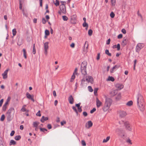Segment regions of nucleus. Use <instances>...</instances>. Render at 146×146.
<instances>
[{
  "mask_svg": "<svg viewBox=\"0 0 146 146\" xmlns=\"http://www.w3.org/2000/svg\"><path fill=\"white\" fill-rule=\"evenodd\" d=\"M112 102V100L111 98H106L105 105L103 108V110L104 111H107L109 109Z\"/></svg>",
  "mask_w": 146,
  "mask_h": 146,
  "instance_id": "obj_1",
  "label": "nucleus"
},
{
  "mask_svg": "<svg viewBox=\"0 0 146 146\" xmlns=\"http://www.w3.org/2000/svg\"><path fill=\"white\" fill-rule=\"evenodd\" d=\"M87 65L86 61H84L82 62L81 65L80 69L82 74L84 75L87 74L86 68Z\"/></svg>",
  "mask_w": 146,
  "mask_h": 146,
  "instance_id": "obj_2",
  "label": "nucleus"
},
{
  "mask_svg": "<svg viewBox=\"0 0 146 146\" xmlns=\"http://www.w3.org/2000/svg\"><path fill=\"white\" fill-rule=\"evenodd\" d=\"M137 105H139V103H143L144 102L143 98L142 95L139 93H138L137 95Z\"/></svg>",
  "mask_w": 146,
  "mask_h": 146,
  "instance_id": "obj_3",
  "label": "nucleus"
},
{
  "mask_svg": "<svg viewBox=\"0 0 146 146\" xmlns=\"http://www.w3.org/2000/svg\"><path fill=\"white\" fill-rule=\"evenodd\" d=\"M60 9L62 13H65L66 11L65 5H61L60 6Z\"/></svg>",
  "mask_w": 146,
  "mask_h": 146,
  "instance_id": "obj_4",
  "label": "nucleus"
},
{
  "mask_svg": "<svg viewBox=\"0 0 146 146\" xmlns=\"http://www.w3.org/2000/svg\"><path fill=\"white\" fill-rule=\"evenodd\" d=\"M119 67L120 65H115L110 70V73H113L114 72V71L119 68Z\"/></svg>",
  "mask_w": 146,
  "mask_h": 146,
  "instance_id": "obj_5",
  "label": "nucleus"
},
{
  "mask_svg": "<svg viewBox=\"0 0 146 146\" xmlns=\"http://www.w3.org/2000/svg\"><path fill=\"white\" fill-rule=\"evenodd\" d=\"M48 42H46L44 44V53L45 54H46L47 53V50L48 48Z\"/></svg>",
  "mask_w": 146,
  "mask_h": 146,
  "instance_id": "obj_6",
  "label": "nucleus"
},
{
  "mask_svg": "<svg viewBox=\"0 0 146 146\" xmlns=\"http://www.w3.org/2000/svg\"><path fill=\"white\" fill-rule=\"evenodd\" d=\"M27 97L29 99L31 100L33 102H35V100L33 98V96L30 94L28 92H27L26 94Z\"/></svg>",
  "mask_w": 146,
  "mask_h": 146,
  "instance_id": "obj_7",
  "label": "nucleus"
},
{
  "mask_svg": "<svg viewBox=\"0 0 146 146\" xmlns=\"http://www.w3.org/2000/svg\"><path fill=\"white\" fill-rule=\"evenodd\" d=\"M142 47V45L141 43L138 44L136 47V52H139Z\"/></svg>",
  "mask_w": 146,
  "mask_h": 146,
  "instance_id": "obj_8",
  "label": "nucleus"
},
{
  "mask_svg": "<svg viewBox=\"0 0 146 146\" xmlns=\"http://www.w3.org/2000/svg\"><path fill=\"white\" fill-rule=\"evenodd\" d=\"M124 125L127 129L129 131H131V128L130 127V124L129 122L126 121L125 122Z\"/></svg>",
  "mask_w": 146,
  "mask_h": 146,
  "instance_id": "obj_9",
  "label": "nucleus"
},
{
  "mask_svg": "<svg viewBox=\"0 0 146 146\" xmlns=\"http://www.w3.org/2000/svg\"><path fill=\"white\" fill-rule=\"evenodd\" d=\"M9 69H7L2 74V76H3V78L4 79H6L7 78V73L9 71Z\"/></svg>",
  "mask_w": 146,
  "mask_h": 146,
  "instance_id": "obj_10",
  "label": "nucleus"
},
{
  "mask_svg": "<svg viewBox=\"0 0 146 146\" xmlns=\"http://www.w3.org/2000/svg\"><path fill=\"white\" fill-rule=\"evenodd\" d=\"M137 105L139 106L141 111H143L144 110V105L143 103H139Z\"/></svg>",
  "mask_w": 146,
  "mask_h": 146,
  "instance_id": "obj_11",
  "label": "nucleus"
},
{
  "mask_svg": "<svg viewBox=\"0 0 146 146\" xmlns=\"http://www.w3.org/2000/svg\"><path fill=\"white\" fill-rule=\"evenodd\" d=\"M128 39L124 37L123 39V40L121 44L123 46H125L128 43Z\"/></svg>",
  "mask_w": 146,
  "mask_h": 146,
  "instance_id": "obj_12",
  "label": "nucleus"
},
{
  "mask_svg": "<svg viewBox=\"0 0 146 146\" xmlns=\"http://www.w3.org/2000/svg\"><path fill=\"white\" fill-rule=\"evenodd\" d=\"M69 103L71 104H73L74 102V99L72 95H70L68 98Z\"/></svg>",
  "mask_w": 146,
  "mask_h": 146,
  "instance_id": "obj_13",
  "label": "nucleus"
},
{
  "mask_svg": "<svg viewBox=\"0 0 146 146\" xmlns=\"http://www.w3.org/2000/svg\"><path fill=\"white\" fill-rule=\"evenodd\" d=\"M102 104V103L100 101L97 97L96 98V104L97 108H99Z\"/></svg>",
  "mask_w": 146,
  "mask_h": 146,
  "instance_id": "obj_14",
  "label": "nucleus"
},
{
  "mask_svg": "<svg viewBox=\"0 0 146 146\" xmlns=\"http://www.w3.org/2000/svg\"><path fill=\"white\" fill-rule=\"evenodd\" d=\"M86 80L88 82H90L91 84L93 83V78L91 76H88V78L86 79Z\"/></svg>",
  "mask_w": 146,
  "mask_h": 146,
  "instance_id": "obj_15",
  "label": "nucleus"
},
{
  "mask_svg": "<svg viewBox=\"0 0 146 146\" xmlns=\"http://www.w3.org/2000/svg\"><path fill=\"white\" fill-rule=\"evenodd\" d=\"M119 114L120 117H125L126 115L127 114L125 111H121L119 112Z\"/></svg>",
  "mask_w": 146,
  "mask_h": 146,
  "instance_id": "obj_16",
  "label": "nucleus"
},
{
  "mask_svg": "<svg viewBox=\"0 0 146 146\" xmlns=\"http://www.w3.org/2000/svg\"><path fill=\"white\" fill-rule=\"evenodd\" d=\"M115 87L119 90H121L123 88V85L120 84H117L115 85Z\"/></svg>",
  "mask_w": 146,
  "mask_h": 146,
  "instance_id": "obj_17",
  "label": "nucleus"
},
{
  "mask_svg": "<svg viewBox=\"0 0 146 146\" xmlns=\"http://www.w3.org/2000/svg\"><path fill=\"white\" fill-rule=\"evenodd\" d=\"M12 112H14V109L13 107L11 108L8 111L7 114H11Z\"/></svg>",
  "mask_w": 146,
  "mask_h": 146,
  "instance_id": "obj_18",
  "label": "nucleus"
},
{
  "mask_svg": "<svg viewBox=\"0 0 146 146\" xmlns=\"http://www.w3.org/2000/svg\"><path fill=\"white\" fill-rule=\"evenodd\" d=\"M48 119V118L47 117H45L44 116H42L40 119V121L42 123L44 122L45 121H46Z\"/></svg>",
  "mask_w": 146,
  "mask_h": 146,
  "instance_id": "obj_19",
  "label": "nucleus"
},
{
  "mask_svg": "<svg viewBox=\"0 0 146 146\" xmlns=\"http://www.w3.org/2000/svg\"><path fill=\"white\" fill-rule=\"evenodd\" d=\"M116 132L119 135H120L123 133V131L122 130L117 129L116 130Z\"/></svg>",
  "mask_w": 146,
  "mask_h": 146,
  "instance_id": "obj_20",
  "label": "nucleus"
},
{
  "mask_svg": "<svg viewBox=\"0 0 146 146\" xmlns=\"http://www.w3.org/2000/svg\"><path fill=\"white\" fill-rule=\"evenodd\" d=\"M39 123L38 121H35L33 123V127L35 128H37Z\"/></svg>",
  "mask_w": 146,
  "mask_h": 146,
  "instance_id": "obj_21",
  "label": "nucleus"
},
{
  "mask_svg": "<svg viewBox=\"0 0 146 146\" xmlns=\"http://www.w3.org/2000/svg\"><path fill=\"white\" fill-rule=\"evenodd\" d=\"M16 144V142L13 139L11 140L9 142L10 145H15Z\"/></svg>",
  "mask_w": 146,
  "mask_h": 146,
  "instance_id": "obj_22",
  "label": "nucleus"
},
{
  "mask_svg": "<svg viewBox=\"0 0 146 146\" xmlns=\"http://www.w3.org/2000/svg\"><path fill=\"white\" fill-rule=\"evenodd\" d=\"M7 120L8 121H11V114H7Z\"/></svg>",
  "mask_w": 146,
  "mask_h": 146,
  "instance_id": "obj_23",
  "label": "nucleus"
},
{
  "mask_svg": "<svg viewBox=\"0 0 146 146\" xmlns=\"http://www.w3.org/2000/svg\"><path fill=\"white\" fill-rule=\"evenodd\" d=\"M32 52L34 54H35L36 52L35 44V43H34L33 45V49Z\"/></svg>",
  "mask_w": 146,
  "mask_h": 146,
  "instance_id": "obj_24",
  "label": "nucleus"
},
{
  "mask_svg": "<svg viewBox=\"0 0 146 146\" xmlns=\"http://www.w3.org/2000/svg\"><path fill=\"white\" fill-rule=\"evenodd\" d=\"M107 80L108 81H111L112 82H113L114 81L115 79L113 77L109 76Z\"/></svg>",
  "mask_w": 146,
  "mask_h": 146,
  "instance_id": "obj_25",
  "label": "nucleus"
},
{
  "mask_svg": "<svg viewBox=\"0 0 146 146\" xmlns=\"http://www.w3.org/2000/svg\"><path fill=\"white\" fill-rule=\"evenodd\" d=\"M110 136H108L107 137L106 139H104L103 141V143H106L107 142V141H108L110 139Z\"/></svg>",
  "mask_w": 146,
  "mask_h": 146,
  "instance_id": "obj_26",
  "label": "nucleus"
},
{
  "mask_svg": "<svg viewBox=\"0 0 146 146\" xmlns=\"http://www.w3.org/2000/svg\"><path fill=\"white\" fill-rule=\"evenodd\" d=\"M21 138V137L20 135H17L15 136L14 139L17 141L19 140Z\"/></svg>",
  "mask_w": 146,
  "mask_h": 146,
  "instance_id": "obj_27",
  "label": "nucleus"
},
{
  "mask_svg": "<svg viewBox=\"0 0 146 146\" xmlns=\"http://www.w3.org/2000/svg\"><path fill=\"white\" fill-rule=\"evenodd\" d=\"M93 125V123L91 121H88V128L91 127Z\"/></svg>",
  "mask_w": 146,
  "mask_h": 146,
  "instance_id": "obj_28",
  "label": "nucleus"
},
{
  "mask_svg": "<svg viewBox=\"0 0 146 146\" xmlns=\"http://www.w3.org/2000/svg\"><path fill=\"white\" fill-rule=\"evenodd\" d=\"M111 1V6L113 7H115L116 3V0H114Z\"/></svg>",
  "mask_w": 146,
  "mask_h": 146,
  "instance_id": "obj_29",
  "label": "nucleus"
},
{
  "mask_svg": "<svg viewBox=\"0 0 146 146\" xmlns=\"http://www.w3.org/2000/svg\"><path fill=\"white\" fill-rule=\"evenodd\" d=\"M133 102L132 101L128 102L126 104V105L128 106H131L133 104Z\"/></svg>",
  "mask_w": 146,
  "mask_h": 146,
  "instance_id": "obj_30",
  "label": "nucleus"
},
{
  "mask_svg": "<svg viewBox=\"0 0 146 146\" xmlns=\"http://www.w3.org/2000/svg\"><path fill=\"white\" fill-rule=\"evenodd\" d=\"M23 51L24 56L25 57V59H26V58H27V56L26 55L27 52H26V50L25 49H23Z\"/></svg>",
  "mask_w": 146,
  "mask_h": 146,
  "instance_id": "obj_31",
  "label": "nucleus"
},
{
  "mask_svg": "<svg viewBox=\"0 0 146 146\" xmlns=\"http://www.w3.org/2000/svg\"><path fill=\"white\" fill-rule=\"evenodd\" d=\"M13 35V36H15L17 33V31L16 29L15 28L12 30Z\"/></svg>",
  "mask_w": 146,
  "mask_h": 146,
  "instance_id": "obj_32",
  "label": "nucleus"
},
{
  "mask_svg": "<svg viewBox=\"0 0 146 146\" xmlns=\"http://www.w3.org/2000/svg\"><path fill=\"white\" fill-rule=\"evenodd\" d=\"M98 88H96L94 89V93L95 95L97 96V91L98 90Z\"/></svg>",
  "mask_w": 146,
  "mask_h": 146,
  "instance_id": "obj_33",
  "label": "nucleus"
},
{
  "mask_svg": "<svg viewBox=\"0 0 146 146\" xmlns=\"http://www.w3.org/2000/svg\"><path fill=\"white\" fill-rule=\"evenodd\" d=\"M105 53L106 54H107L109 56H111V54L109 52V51L108 50H106Z\"/></svg>",
  "mask_w": 146,
  "mask_h": 146,
  "instance_id": "obj_34",
  "label": "nucleus"
},
{
  "mask_svg": "<svg viewBox=\"0 0 146 146\" xmlns=\"http://www.w3.org/2000/svg\"><path fill=\"white\" fill-rule=\"evenodd\" d=\"M93 31L92 30L90 29L88 31V35L89 36H91L92 34Z\"/></svg>",
  "mask_w": 146,
  "mask_h": 146,
  "instance_id": "obj_35",
  "label": "nucleus"
},
{
  "mask_svg": "<svg viewBox=\"0 0 146 146\" xmlns=\"http://www.w3.org/2000/svg\"><path fill=\"white\" fill-rule=\"evenodd\" d=\"M40 130L42 132L44 133L45 131H47V130L44 128H40Z\"/></svg>",
  "mask_w": 146,
  "mask_h": 146,
  "instance_id": "obj_36",
  "label": "nucleus"
},
{
  "mask_svg": "<svg viewBox=\"0 0 146 146\" xmlns=\"http://www.w3.org/2000/svg\"><path fill=\"white\" fill-rule=\"evenodd\" d=\"M77 70H78V69L77 68H76L74 70V72L73 74H74V75L76 74V75H78V73L77 72Z\"/></svg>",
  "mask_w": 146,
  "mask_h": 146,
  "instance_id": "obj_37",
  "label": "nucleus"
},
{
  "mask_svg": "<svg viewBox=\"0 0 146 146\" xmlns=\"http://www.w3.org/2000/svg\"><path fill=\"white\" fill-rule=\"evenodd\" d=\"M72 109L74 110V111L76 112V113L77 114H78V111L76 108L74 106H72Z\"/></svg>",
  "mask_w": 146,
  "mask_h": 146,
  "instance_id": "obj_38",
  "label": "nucleus"
},
{
  "mask_svg": "<svg viewBox=\"0 0 146 146\" xmlns=\"http://www.w3.org/2000/svg\"><path fill=\"white\" fill-rule=\"evenodd\" d=\"M50 34L49 31L48 30L46 29L45 31V35L48 36Z\"/></svg>",
  "mask_w": 146,
  "mask_h": 146,
  "instance_id": "obj_39",
  "label": "nucleus"
},
{
  "mask_svg": "<svg viewBox=\"0 0 146 146\" xmlns=\"http://www.w3.org/2000/svg\"><path fill=\"white\" fill-rule=\"evenodd\" d=\"M5 118V115L4 114H3L1 117L0 121H3L4 120Z\"/></svg>",
  "mask_w": 146,
  "mask_h": 146,
  "instance_id": "obj_40",
  "label": "nucleus"
},
{
  "mask_svg": "<svg viewBox=\"0 0 146 146\" xmlns=\"http://www.w3.org/2000/svg\"><path fill=\"white\" fill-rule=\"evenodd\" d=\"M88 89L89 91L90 92H92L93 91V89L92 88V87L91 86H89L88 87Z\"/></svg>",
  "mask_w": 146,
  "mask_h": 146,
  "instance_id": "obj_41",
  "label": "nucleus"
},
{
  "mask_svg": "<svg viewBox=\"0 0 146 146\" xmlns=\"http://www.w3.org/2000/svg\"><path fill=\"white\" fill-rule=\"evenodd\" d=\"M62 19L64 21H66L68 19V17L66 16H63L62 17Z\"/></svg>",
  "mask_w": 146,
  "mask_h": 146,
  "instance_id": "obj_42",
  "label": "nucleus"
},
{
  "mask_svg": "<svg viewBox=\"0 0 146 146\" xmlns=\"http://www.w3.org/2000/svg\"><path fill=\"white\" fill-rule=\"evenodd\" d=\"M75 78V75L74 74H73V75H72V76L71 77V80H70V81L72 82V80H74V79Z\"/></svg>",
  "mask_w": 146,
  "mask_h": 146,
  "instance_id": "obj_43",
  "label": "nucleus"
},
{
  "mask_svg": "<svg viewBox=\"0 0 146 146\" xmlns=\"http://www.w3.org/2000/svg\"><path fill=\"white\" fill-rule=\"evenodd\" d=\"M110 16L111 18H113L115 16V14L113 12H111V13L110 14Z\"/></svg>",
  "mask_w": 146,
  "mask_h": 146,
  "instance_id": "obj_44",
  "label": "nucleus"
},
{
  "mask_svg": "<svg viewBox=\"0 0 146 146\" xmlns=\"http://www.w3.org/2000/svg\"><path fill=\"white\" fill-rule=\"evenodd\" d=\"M55 5L56 6H58L59 5V2L58 0H56V3H54Z\"/></svg>",
  "mask_w": 146,
  "mask_h": 146,
  "instance_id": "obj_45",
  "label": "nucleus"
},
{
  "mask_svg": "<svg viewBox=\"0 0 146 146\" xmlns=\"http://www.w3.org/2000/svg\"><path fill=\"white\" fill-rule=\"evenodd\" d=\"M42 23L43 24H45L46 23V21L44 18H42Z\"/></svg>",
  "mask_w": 146,
  "mask_h": 146,
  "instance_id": "obj_46",
  "label": "nucleus"
},
{
  "mask_svg": "<svg viewBox=\"0 0 146 146\" xmlns=\"http://www.w3.org/2000/svg\"><path fill=\"white\" fill-rule=\"evenodd\" d=\"M83 26L84 27H88V24L86 22H84L83 24Z\"/></svg>",
  "mask_w": 146,
  "mask_h": 146,
  "instance_id": "obj_47",
  "label": "nucleus"
},
{
  "mask_svg": "<svg viewBox=\"0 0 146 146\" xmlns=\"http://www.w3.org/2000/svg\"><path fill=\"white\" fill-rule=\"evenodd\" d=\"M96 110V108H93V109L91 110L90 111V113H93L94 111H95Z\"/></svg>",
  "mask_w": 146,
  "mask_h": 146,
  "instance_id": "obj_48",
  "label": "nucleus"
},
{
  "mask_svg": "<svg viewBox=\"0 0 146 146\" xmlns=\"http://www.w3.org/2000/svg\"><path fill=\"white\" fill-rule=\"evenodd\" d=\"M116 47L117 48V50H120V46L119 44H117L116 46Z\"/></svg>",
  "mask_w": 146,
  "mask_h": 146,
  "instance_id": "obj_49",
  "label": "nucleus"
},
{
  "mask_svg": "<svg viewBox=\"0 0 146 146\" xmlns=\"http://www.w3.org/2000/svg\"><path fill=\"white\" fill-rule=\"evenodd\" d=\"M78 111L79 112H81L82 111V106H80L78 108Z\"/></svg>",
  "mask_w": 146,
  "mask_h": 146,
  "instance_id": "obj_50",
  "label": "nucleus"
},
{
  "mask_svg": "<svg viewBox=\"0 0 146 146\" xmlns=\"http://www.w3.org/2000/svg\"><path fill=\"white\" fill-rule=\"evenodd\" d=\"M7 109V106H4L3 105V108L2 110L3 111H5Z\"/></svg>",
  "mask_w": 146,
  "mask_h": 146,
  "instance_id": "obj_51",
  "label": "nucleus"
},
{
  "mask_svg": "<svg viewBox=\"0 0 146 146\" xmlns=\"http://www.w3.org/2000/svg\"><path fill=\"white\" fill-rule=\"evenodd\" d=\"M15 133V131L14 130L12 131L10 133V136H13L14 135Z\"/></svg>",
  "mask_w": 146,
  "mask_h": 146,
  "instance_id": "obj_52",
  "label": "nucleus"
},
{
  "mask_svg": "<svg viewBox=\"0 0 146 146\" xmlns=\"http://www.w3.org/2000/svg\"><path fill=\"white\" fill-rule=\"evenodd\" d=\"M66 123V121L63 120L61 122V125H63L64 124H65Z\"/></svg>",
  "mask_w": 146,
  "mask_h": 146,
  "instance_id": "obj_53",
  "label": "nucleus"
},
{
  "mask_svg": "<svg viewBox=\"0 0 146 146\" xmlns=\"http://www.w3.org/2000/svg\"><path fill=\"white\" fill-rule=\"evenodd\" d=\"M123 35L122 34H120L119 35L117 36V38L118 39H120L122 37Z\"/></svg>",
  "mask_w": 146,
  "mask_h": 146,
  "instance_id": "obj_54",
  "label": "nucleus"
},
{
  "mask_svg": "<svg viewBox=\"0 0 146 146\" xmlns=\"http://www.w3.org/2000/svg\"><path fill=\"white\" fill-rule=\"evenodd\" d=\"M47 127L48 129H50L52 128V126L51 124H49L47 125Z\"/></svg>",
  "mask_w": 146,
  "mask_h": 146,
  "instance_id": "obj_55",
  "label": "nucleus"
},
{
  "mask_svg": "<svg viewBox=\"0 0 146 146\" xmlns=\"http://www.w3.org/2000/svg\"><path fill=\"white\" fill-rule=\"evenodd\" d=\"M100 54L98 53L97 54V57L96 59L97 60H98L100 58Z\"/></svg>",
  "mask_w": 146,
  "mask_h": 146,
  "instance_id": "obj_56",
  "label": "nucleus"
},
{
  "mask_svg": "<svg viewBox=\"0 0 146 146\" xmlns=\"http://www.w3.org/2000/svg\"><path fill=\"white\" fill-rule=\"evenodd\" d=\"M81 143H82V145L83 146H85L86 145V143H85V141L84 140L82 141Z\"/></svg>",
  "mask_w": 146,
  "mask_h": 146,
  "instance_id": "obj_57",
  "label": "nucleus"
},
{
  "mask_svg": "<svg viewBox=\"0 0 146 146\" xmlns=\"http://www.w3.org/2000/svg\"><path fill=\"white\" fill-rule=\"evenodd\" d=\"M3 99H1L0 101V107H1L3 104Z\"/></svg>",
  "mask_w": 146,
  "mask_h": 146,
  "instance_id": "obj_58",
  "label": "nucleus"
},
{
  "mask_svg": "<svg viewBox=\"0 0 146 146\" xmlns=\"http://www.w3.org/2000/svg\"><path fill=\"white\" fill-rule=\"evenodd\" d=\"M126 142L127 143H130V144H132V143L131 142V140L130 139H128L127 140Z\"/></svg>",
  "mask_w": 146,
  "mask_h": 146,
  "instance_id": "obj_59",
  "label": "nucleus"
},
{
  "mask_svg": "<svg viewBox=\"0 0 146 146\" xmlns=\"http://www.w3.org/2000/svg\"><path fill=\"white\" fill-rule=\"evenodd\" d=\"M122 32L124 34L126 33V31L124 29H123L121 30Z\"/></svg>",
  "mask_w": 146,
  "mask_h": 146,
  "instance_id": "obj_60",
  "label": "nucleus"
},
{
  "mask_svg": "<svg viewBox=\"0 0 146 146\" xmlns=\"http://www.w3.org/2000/svg\"><path fill=\"white\" fill-rule=\"evenodd\" d=\"M11 98L10 96H8L6 100V102L9 103V102L10 101Z\"/></svg>",
  "mask_w": 146,
  "mask_h": 146,
  "instance_id": "obj_61",
  "label": "nucleus"
},
{
  "mask_svg": "<svg viewBox=\"0 0 146 146\" xmlns=\"http://www.w3.org/2000/svg\"><path fill=\"white\" fill-rule=\"evenodd\" d=\"M36 115L37 116H41V114H40V111H39L37 113Z\"/></svg>",
  "mask_w": 146,
  "mask_h": 146,
  "instance_id": "obj_62",
  "label": "nucleus"
},
{
  "mask_svg": "<svg viewBox=\"0 0 146 146\" xmlns=\"http://www.w3.org/2000/svg\"><path fill=\"white\" fill-rule=\"evenodd\" d=\"M81 103H79L78 104H75V106L78 108L79 107H80V105Z\"/></svg>",
  "mask_w": 146,
  "mask_h": 146,
  "instance_id": "obj_63",
  "label": "nucleus"
},
{
  "mask_svg": "<svg viewBox=\"0 0 146 146\" xmlns=\"http://www.w3.org/2000/svg\"><path fill=\"white\" fill-rule=\"evenodd\" d=\"M83 114L85 117L86 116L88 115L86 111L84 112Z\"/></svg>",
  "mask_w": 146,
  "mask_h": 146,
  "instance_id": "obj_64",
  "label": "nucleus"
}]
</instances>
